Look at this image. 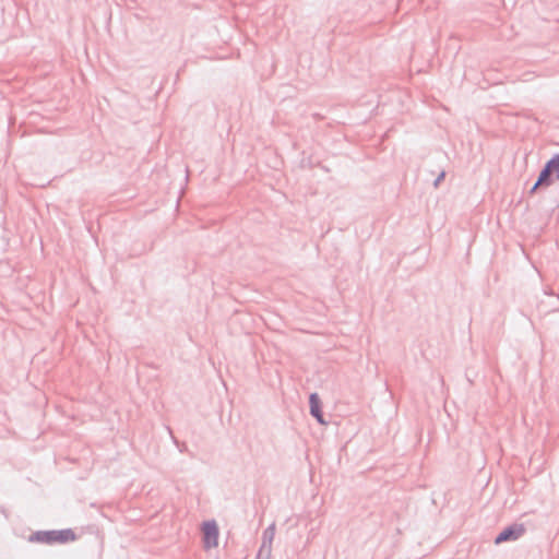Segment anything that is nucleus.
I'll return each mask as SVG.
<instances>
[{
	"mask_svg": "<svg viewBox=\"0 0 559 559\" xmlns=\"http://www.w3.org/2000/svg\"><path fill=\"white\" fill-rule=\"evenodd\" d=\"M444 177H445V171H441V173L439 174V176L436 178V180H435V182H433V187H435V188H438V187H439V185H440V182L444 179Z\"/></svg>",
	"mask_w": 559,
	"mask_h": 559,
	"instance_id": "nucleus-7",
	"label": "nucleus"
},
{
	"mask_svg": "<svg viewBox=\"0 0 559 559\" xmlns=\"http://www.w3.org/2000/svg\"><path fill=\"white\" fill-rule=\"evenodd\" d=\"M526 532V527L522 523H513L503 528L495 538V544L500 545L506 542H513L521 538Z\"/></svg>",
	"mask_w": 559,
	"mask_h": 559,
	"instance_id": "nucleus-4",
	"label": "nucleus"
},
{
	"mask_svg": "<svg viewBox=\"0 0 559 559\" xmlns=\"http://www.w3.org/2000/svg\"><path fill=\"white\" fill-rule=\"evenodd\" d=\"M275 536V524H271L266 527L262 535V545L259 550V557L262 559H269L272 551V543Z\"/></svg>",
	"mask_w": 559,
	"mask_h": 559,
	"instance_id": "nucleus-5",
	"label": "nucleus"
},
{
	"mask_svg": "<svg viewBox=\"0 0 559 559\" xmlns=\"http://www.w3.org/2000/svg\"><path fill=\"white\" fill-rule=\"evenodd\" d=\"M202 540L205 550L216 548L218 546L219 531L217 523L212 521H205L202 524Z\"/></svg>",
	"mask_w": 559,
	"mask_h": 559,
	"instance_id": "nucleus-3",
	"label": "nucleus"
},
{
	"mask_svg": "<svg viewBox=\"0 0 559 559\" xmlns=\"http://www.w3.org/2000/svg\"><path fill=\"white\" fill-rule=\"evenodd\" d=\"M75 533L70 528H67L60 531H39L34 533L31 536L29 540L44 544H63L68 542H73L75 540Z\"/></svg>",
	"mask_w": 559,
	"mask_h": 559,
	"instance_id": "nucleus-1",
	"label": "nucleus"
},
{
	"mask_svg": "<svg viewBox=\"0 0 559 559\" xmlns=\"http://www.w3.org/2000/svg\"><path fill=\"white\" fill-rule=\"evenodd\" d=\"M310 404V414L321 424L325 425V420L323 419V415L321 412V403L319 395L317 393H311L309 396Z\"/></svg>",
	"mask_w": 559,
	"mask_h": 559,
	"instance_id": "nucleus-6",
	"label": "nucleus"
},
{
	"mask_svg": "<svg viewBox=\"0 0 559 559\" xmlns=\"http://www.w3.org/2000/svg\"><path fill=\"white\" fill-rule=\"evenodd\" d=\"M552 177L559 180V153L547 162L536 183L531 189V193H534L539 187H549L552 183Z\"/></svg>",
	"mask_w": 559,
	"mask_h": 559,
	"instance_id": "nucleus-2",
	"label": "nucleus"
}]
</instances>
